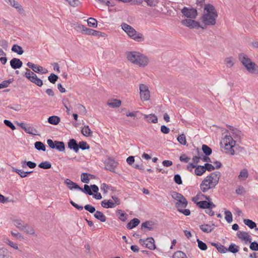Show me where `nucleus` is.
Wrapping results in <instances>:
<instances>
[{
    "label": "nucleus",
    "mask_w": 258,
    "mask_h": 258,
    "mask_svg": "<svg viewBox=\"0 0 258 258\" xmlns=\"http://www.w3.org/2000/svg\"><path fill=\"white\" fill-rule=\"evenodd\" d=\"M202 149L204 154H205V155L207 156H210L212 153V150L211 148H210L207 145H203L202 147Z\"/></svg>",
    "instance_id": "4c0bfd02"
},
{
    "label": "nucleus",
    "mask_w": 258,
    "mask_h": 258,
    "mask_svg": "<svg viewBox=\"0 0 258 258\" xmlns=\"http://www.w3.org/2000/svg\"><path fill=\"white\" fill-rule=\"evenodd\" d=\"M172 258H188L185 253L183 252L178 250L174 253Z\"/></svg>",
    "instance_id": "a19ab883"
},
{
    "label": "nucleus",
    "mask_w": 258,
    "mask_h": 258,
    "mask_svg": "<svg viewBox=\"0 0 258 258\" xmlns=\"http://www.w3.org/2000/svg\"><path fill=\"white\" fill-rule=\"evenodd\" d=\"M234 138L237 140H240L241 137L243 136L241 132L236 128L234 131L232 133Z\"/></svg>",
    "instance_id": "09e8293b"
},
{
    "label": "nucleus",
    "mask_w": 258,
    "mask_h": 258,
    "mask_svg": "<svg viewBox=\"0 0 258 258\" xmlns=\"http://www.w3.org/2000/svg\"><path fill=\"white\" fill-rule=\"evenodd\" d=\"M24 76L26 77L30 81L34 83L37 86L41 87L43 85L42 81L38 78L37 75L32 71L29 69H26V72L25 73Z\"/></svg>",
    "instance_id": "423d86ee"
},
{
    "label": "nucleus",
    "mask_w": 258,
    "mask_h": 258,
    "mask_svg": "<svg viewBox=\"0 0 258 258\" xmlns=\"http://www.w3.org/2000/svg\"><path fill=\"white\" fill-rule=\"evenodd\" d=\"M221 173L219 171H215L211 173L204 179V182L209 181L215 186L218 183Z\"/></svg>",
    "instance_id": "1a4fd4ad"
},
{
    "label": "nucleus",
    "mask_w": 258,
    "mask_h": 258,
    "mask_svg": "<svg viewBox=\"0 0 258 258\" xmlns=\"http://www.w3.org/2000/svg\"><path fill=\"white\" fill-rule=\"evenodd\" d=\"M94 217L102 222H105L106 221V217L105 215L99 211H96L94 215Z\"/></svg>",
    "instance_id": "b1692460"
},
{
    "label": "nucleus",
    "mask_w": 258,
    "mask_h": 258,
    "mask_svg": "<svg viewBox=\"0 0 258 258\" xmlns=\"http://www.w3.org/2000/svg\"><path fill=\"white\" fill-rule=\"evenodd\" d=\"M79 149H81L82 150H85L86 149H90V146L87 144L86 142L85 141H81L78 144Z\"/></svg>",
    "instance_id": "864d4df0"
},
{
    "label": "nucleus",
    "mask_w": 258,
    "mask_h": 258,
    "mask_svg": "<svg viewBox=\"0 0 258 258\" xmlns=\"http://www.w3.org/2000/svg\"><path fill=\"white\" fill-rule=\"evenodd\" d=\"M78 28L82 33L84 34L96 36L98 37H104L105 35V34L103 32L88 28L82 25H79Z\"/></svg>",
    "instance_id": "39448f33"
},
{
    "label": "nucleus",
    "mask_w": 258,
    "mask_h": 258,
    "mask_svg": "<svg viewBox=\"0 0 258 258\" xmlns=\"http://www.w3.org/2000/svg\"><path fill=\"white\" fill-rule=\"evenodd\" d=\"M68 148L73 150L75 153H77L79 150V147L77 142L74 139H70L68 143Z\"/></svg>",
    "instance_id": "ddd939ff"
},
{
    "label": "nucleus",
    "mask_w": 258,
    "mask_h": 258,
    "mask_svg": "<svg viewBox=\"0 0 258 258\" xmlns=\"http://www.w3.org/2000/svg\"><path fill=\"white\" fill-rule=\"evenodd\" d=\"M31 68L34 72L44 74L47 72V70L43 68L41 66H28Z\"/></svg>",
    "instance_id": "f3484780"
},
{
    "label": "nucleus",
    "mask_w": 258,
    "mask_h": 258,
    "mask_svg": "<svg viewBox=\"0 0 258 258\" xmlns=\"http://www.w3.org/2000/svg\"><path fill=\"white\" fill-rule=\"evenodd\" d=\"M170 195L174 200H176L177 201L184 197L182 194L174 191H171Z\"/></svg>",
    "instance_id": "603ef678"
},
{
    "label": "nucleus",
    "mask_w": 258,
    "mask_h": 258,
    "mask_svg": "<svg viewBox=\"0 0 258 258\" xmlns=\"http://www.w3.org/2000/svg\"><path fill=\"white\" fill-rule=\"evenodd\" d=\"M9 255L7 250L4 248H0V258H8Z\"/></svg>",
    "instance_id": "0e129e2a"
},
{
    "label": "nucleus",
    "mask_w": 258,
    "mask_h": 258,
    "mask_svg": "<svg viewBox=\"0 0 258 258\" xmlns=\"http://www.w3.org/2000/svg\"><path fill=\"white\" fill-rule=\"evenodd\" d=\"M197 152L198 156H194L192 158V163L196 165H197L199 162L200 160L201 159L200 152L199 149H197Z\"/></svg>",
    "instance_id": "680f3d73"
},
{
    "label": "nucleus",
    "mask_w": 258,
    "mask_h": 258,
    "mask_svg": "<svg viewBox=\"0 0 258 258\" xmlns=\"http://www.w3.org/2000/svg\"><path fill=\"white\" fill-rule=\"evenodd\" d=\"M4 122L6 126L10 127L12 130H14L16 129L15 126L11 121L7 119H5L4 120Z\"/></svg>",
    "instance_id": "69168bd1"
},
{
    "label": "nucleus",
    "mask_w": 258,
    "mask_h": 258,
    "mask_svg": "<svg viewBox=\"0 0 258 258\" xmlns=\"http://www.w3.org/2000/svg\"><path fill=\"white\" fill-rule=\"evenodd\" d=\"M177 140L181 145H185L186 144L185 136L184 134L179 135L177 138Z\"/></svg>",
    "instance_id": "13d9d810"
},
{
    "label": "nucleus",
    "mask_w": 258,
    "mask_h": 258,
    "mask_svg": "<svg viewBox=\"0 0 258 258\" xmlns=\"http://www.w3.org/2000/svg\"><path fill=\"white\" fill-rule=\"evenodd\" d=\"M205 172L204 166L197 165L195 169V173L198 176H201Z\"/></svg>",
    "instance_id": "c9c22d12"
},
{
    "label": "nucleus",
    "mask_w": 258,
    "mask_h": 258,
    "mask_svg": "<svg viewBox=\"0 0 258 258\" xmlns=\"http://www.w3.org/2000/svg\"><path fill=\"white\" fill-rule=\"evenodd\" d=\"M15 225L20 230L24 229V225L26 224L21 219H15L13 220Z\"/></svg>",
    "instance_id": "473e14b6"
},
{
    "label": "nucleus",
    "mask_w": 258,
    "mask_h": 258,
    "mask_svg": "<svg viewBox=\"0 0 258 258\" xmlns=\"http://www.w3.org/2000/svg\"><path fill=\"white\" fill-rule=\"evenodd\" d=\"M64 183L67 185L68 187L71 190L73 189H79V185L78 184L68 178L64 180Z\"/></svg>",
    "instance_id": "aec40b11"
},
{
    "label": "nucleus",
    "mask_w": 258,
    "mask_h": 258,
    "mask_svg": "<svg viewBox=\"0 0 258 258\" xmlns=\"http://www.w3.org/2000/svg\"><path fill=\"white\" fill-rule=\"evenodd\" d=\"M24 228V229H23L22 231H24L26 233L31 235L34 234L35 233V231L33 228L29 226L27 224H25Z\"/></svg>",
    "instance_id": "de8ad7c7"
},
{
    "label": "nucleus",
    "mask_w": 258,
    "mask_h": 258,
    "mask_svg": "<svg viewBox=\"0 0 258 258\" xmlns=\"http://www.w3.org/2000/svg\"><path fill=\"white\" fill-rule=\"evenodd\" d=\"M211 244L215 246L218 251L221 253H225L227 252V248L219 243H212Z\"/></svg>",
    "instance_id": "393cba45"
},
{
    "label": "nucleus",
    "mask_w": 258,
    "mask_h": 258,
    "mask_svg": "<svg viewBox=\"0 0 258 258\" xmlns=\"http://www.w3.org/2000/svg\"><path fill=\"white\" fill-rule=\"evenodd\" d=\"M140 223V221L137 218H134L128 222L126 227L128 229H132L137 226Z\"/></svg>",
    "instance_id": "4be33fe9"
},
{
    "label": "nucleus",
    "mask_w": 258,
    "mask_h": 258,
    "mask_svg": "<svg viewBox=\"0 0 258 258\" xmlns=\"http://www.w3.org/2000/svg\"><path fill=\"white\" fill-rule=\"evenodd\" d=\"M82 134L86 137L92 136V132L88 125H85L81 130Z\"/></svg>",
    "instance_id": "7c9ffc66"
},
{
    "label": "nucleus",
    "mask_w": 258,
    "mask_h": 258,
    "mask_svg": "<svg viewBox=\"0 0 258 258\" xmlns=\"http://www.w3.org/2000/svg\"><path fill=\"white\" fill-rule=\"evenodd\" d=\"M127 59L132 63L147 64L151 62L147 56L138 51H129L126 53Z\"/></svg>",
    "instance_id": "f03ea898"
},
{
    "label": "nucleus",
    "mask_w": 258,
    "mask_h": 258,
    "mask_svg": "<svg viewBox=\"0 0 258 258\" xmlns=\"http://www.w3.org/2000/svg\"><path fill=\"white\" fill-rule=\"evenodd\" d=\"M249 247L250 249L253 251H258V243L256 241L250 242Z\"/></svg>",
    "instance_id": "774afa93"
},
{
    "label": "nucleus",
    "mask_w": 258,
    "mask_h": 258,
    "mask_svg": "<svg viewBox=\"0 0 258 258\" xmlns=\"http://www.w3.org/2000/svg\"><path fill=\"white\" fill-rule=\"evenodd\" d=\"M244 69H246L251 74H258V66H244Z\"/></svg>",
    "instance_id": "a878e982"
},
{
    "label": "nucleus",
    "mask_w": 258,
    "mask_h": 258,
    "mask_svg": "<svg viewBox=\"0 0 258 258\" xmlns=\"http://www.w3.org/2000/svg\"><path fill=\"white\" fill-rule=\"evenodd\" d=\"M237 236L238 238L244 240L245 242H251V238L248 233L245 231H239L237 233Z\"/></svg>",
    "instance_id": "4468645a"
},
{
    "label": "nucleus",
    "mask_w": 258,
    "mask_h": 258,
    "mask_svg": "<svg viewBox=\"0 0 258 258\" xmlns=\"http://www.w3.org/2000/svg\"><path fill=\"white\" fill-rule=\"evenodd\" d=\"M12 50L13 52H16L18 54H20V55L22 54L24 52V51H23L22 47H21L20 46L17 45V44H14L13 46V47L12 48Z\"/></svg>",
    "instance_id": "79ce46f5"
},
{
    "label": "nucleus",
    "mask_w": 258,
    "mask_h": 258,
    "mask_svg": "<svg viewBox=\"0 0 258 258\" xmlns=\"http://www.w3.org/2000/svg\"><path fill=\"white\" fill-rule=\"evenodd\" d=\"M60 121V118L57 116H51L48 118V122L53 125H57Z\"/></svg>",
    "instance_id": "c85d7f7f"
},
{
    "label": "nucleus",
    "mask_w": 258,
    "mask_h": 258,
    "mask_svg": "<svg viewBox=\"0 0 258 258\" xmlns=\"http://www.w3.org/2000/svg\"><path fill=\"white\" fill-rule=\"evenodd\" d=\"M101 206L104 208H114V204H113V202L111 200H104L101 203Z\"/></svg>",
    "instance_id": "cd10ccee"
},
{
    "label": "nucleus",
    "mask_w": 258,
    "mask_h": 258,
    "mask_svg": "<svg viewBox=\"0 0 258 258\" xmlns=\"http://www.w3.org/2000/svg\"><path fill=\"white\" fill-rule=\"evenodd\" d=\"M78 190H80L83 192L84 193L91 196L93 195V192H97L99 190L98 187L95 185L93 184L89 186L87 184H85L84 186V188H82L79 186V188Z\"/></svg>",
    "instance_id": "9b49d317"
},
{
    "label": "nucleus",
    "mask_w": 258,
    "mask_h": 258,
    "mask_svg": "<svg viewBox=\"0 0 258 258\" xmlns=\"http://www.w3.org/2000/svg\"><path fill=\"white\" fill-rule=\"evenodd\" d=\"M38 167L44 169H48L51 168V164L48 161H44L41 162Z\"/></svg>",
    "instance_id": "a18cd8bd"
},
{
    "label": "nucleus",
    "mask_w": 258,
    "mask_h": 258,
    "mask_svg": "<svg viewBox=\"0 0 258 258\" xmlns=\"http://www.w3.org/2000/svg\"><path fill=\"white\" fill-rule=\"evenodd\" d=\"M211 183L210 182H205L204 180L200 184V188L202 191L204 192H207L209 189L213 188L215 186Z\"/></svg>",
    "instance_id": "2eb2a0df"
},
{
    "label": "nucleus",
    "mask_w": 258,
    "mask_h": 258,
    "mask_svg": "<svg viewBox=\"0 0 258 258\" xmlns=\"http://www.w3.org/2000/svg\"><path fill=\"white\" fill-rule=\"evenodd\" d=\"M118 165V162L112 158H108L105 162V168L106 170L114 171Z\"/></svg>",
    "instance_id": "f8f14e48"
},
{
    "label": "nucleus",
    "mask_w": 258,
    "mask_h": 258,
    "mask_svg": "<svg viewBox=\"0 0 258 258\" xmlns=\"http://www.w3.org/2000/svg\"><path fill=\"white\" fill-rule=\"evenodd\" d=\"M85 209L89 212L90 213H93L96 212L95 208L89 204L86 205L84 206Z\"/></svg>",
    "instance_id": "052dcab7"
},
{
    "label": "nucleus",
    "mask_w": 258,
    "mask_h": 258,
    "mask_svg": "<svg viewBox=\"0 0 258 258\" xmlns=\"http://www.w3.org/2000/svg\"><path fill=\"white\" fill-rule=\"evenodd\" d=\"M24 131L27 134L33 135H36V133L37 132V130L34 127L28 125L25 127Z\"/></svg>",
    "instance_id": "37998d69"
},
{
    "label": "nucleus",
    "mask_w": 258,
    "mask_h": 258,
    "mask_svg": "<svg viewBox=\"0 0 258 258\" xmlns=\"http://www.w3.org/2000/svg\"><path fill=\"white\" fill-rule=\"evenodd\" d=\"M181 23L182 25L188 27L190 29H199L201 28L203 29H205V27H203V25H200V23L192 19H185L182 20L181 21Z\"/></svg>",
    "instance_id": "0eeeda50"
},
{
    "label": "nucleus",
    "mask_w": 258,
    "mask_h": 258,
    "mask_svg": "<svg viewBox=\"0 0 258 258\" xmlns=\"http://www.w3.org/2000/svg\"><path fill=\"white\" fill-rule=\"evenodd\" d=\"M188 202L186 199L183 197L182 198L178 200L175 203V207L178 210L180 208H185L187 206Z\"/></svg>",
    "instance_id": "dca6fc26"
},
{
    "label": "nucleus",
    "mask_w": 258,
    "mask_h": 258,
    "mask_svg": "<svg viewBox=\"0 0 258 258\" xmlns=\"http://www.w3.org/2000/svg\"><path fill=\"white\" fill-rule=\"evenodd\" d=\"M243 222L245 225L247 226L250 229H253L256 226V224L254 222L248 219H244Z\"/></svg>",
    "instance_id": "58836bf2"
},
{
    "label": "nucleus",
    "mask_w": 258,
    "mask_h": 258,
    "mask_svg": "<svg viewBox=\"0 0 258 258\" xmlns=\"http://www.w3.org/2000/svg\"><path fill=\"white\" fill-rule=\"evenodd\" d=\"M218 14L215 7L210 4L205 5L204 13L201 17V20L204 23L203 27L214 26L216 23Z\"/></svg>",
    "instance_id": "f257e3e1"
},
{
    "label": "nucleus",
    "mask_w": 258,
    "mask_h": 258,
    "mask_svg": "<svg viewBox=\"0 0 258 258\" xmlns=\"http://www.w3.org/2000/svg\"><path fill=\"white\" fill-rule=\"evenodd\" d=\"M34 147L38 151H45L46 147L44 144L40 141H37L34 144Z\"/></svg>",
    "instance_id": "e433bc0d"
},
{
    "label": "nucleus",
    "mask_w": 258,
    "mask_h": 258,
    "mask_svg": "<svg viewBox=\"0 0 258 258\" xmlns=\"http://www.w3.org/2000/svg\"><path fill=\"white\" fill-rule=\"evenodd\" d=\"M173 179L174 181L178 185H180L182 183L181 176L178 174L174 175Z\"/></svg>",
    "instance_id": "bf43d9fd"
},
{
    "label": "nucleus",
    "mask_w": 258,
    "mask_h": 258,
    "mask_svg": "<svg viewBox=\"0 0 258 258\" xmlns=\"http://www.w3.org/2000/svg\"><path fill=\"white\" fill-rule=\"evenodd\" d=\"M118 218L121 221L125 222L127 220V215L121 210L116 211Z\"/></svg>",
    "instance_id": "bb28decb"
},
{
    "label": "nucleus",
    "mask_w": 258,
    "mask_h": 258,
    "mask_svg": "<svg viewBox=\"0 0 258 258\" xmlns=\"http://www.w3.org/2000/svg\"><path fill=\"white\" fill-rule=\"evenodd\" d=\"M183 16L189 19H195L198 16V12L196 9L191 7H183L181 10Z\"/></svg>",
    "instance_id": "6e6552de"
},
{
    "label": "nucleus",
    "mask_w": 258,
    "mask_h": 258,
    "mask_svg": "<svg viewBox=\"0 0 258 258\" xmlns=\"http://www.w3.org/2000/svg\"><path fill=\"white\" fill-rule=\"evenodd\" d=\"M58 78V77L56 75L52 73L50 74L49 76H48V80L50 83L52 84H55V83L57 81Z\"/></svg>",
    "instance_id": "4d7b16f0"
},
{
    "label": "nucleus",
    "mask_w": 258,
    "mask_h": 258,
    "mask_svg": "<svg viewBox=\"0 0 258 258\" xmlns=\"http://www.w3.org/2000/svg\"><path fill=\"white\" fill-rule=\"evenodd\" d=\"M88 25L90 27H92L93 28H96L97 26V20L93 18H89L88 20Z\"/></svg>",
    "instance_id": "8fccbe9b"
},
{
    "label": "nucleus",
    "mask_w": 258,
    "mask_h": 258,
    "mask_svg": "<svg viewBox=\"0 0 258 258\" xmlns=\"http://www.w3.org/2000/svg\"><path fill=\"white\" fill-rule=\"evenodd\" d=\"M239 251V246L234 243H231L229 247L227 248V252L229 251L232 253H235Z\"/></svg>",
    "instance_id": "72a5a7b5"
},
{
    "label": "nucleus",
    "mask_w": 258,
    "mask_h": 258,
    "mask_svg": "<svg viewBox=\"0 0 258 258\" xmlns=\"http://www.w3.org/2000/svg\"><path fill=\"white\" fill-rule=\"evenodd\" d=\"M248 176V171L246 169H243L238 175V179L240 180H245Z\"/></svg>",
    "instance_id": "f704fd0d"
},
{
    "label": "nucleus",
    "mask_w": 258,
    "mask_h": 258,
    "mask_svg": "<svg viewBox=\"0 0 258 258\" xmlns=\"http://www.w3.org/2000/svg\"><path fill=\"white\" fill-rule=\"evenodd\" d=\"M198 242V245L199 248L202 250H206L207 249V246L206 244L200 240L199 239H197V240Z\"/></svg>",
    "instance_id": "6e6d98bb"
},
{
    "label": "nucleus",
    "mask_w": 258,
    "mask_h": 258,
    "mask_svg": "<svg viewBox=\"0 0 258 258\" xmlns=\"http://www.w3.org/2000/svg\"><path fill=\"white\" fill-rule=\"evenodd\" d=\"M150 7H155L158 3V0H144Z\"/></svg>",
    "instance_id": "338daca9"
},
{
    "label": "nucleus",
    "mask_w": 258,
    "mask_h": 258,
    "mask_svg": "<svg viewBox=\"0 0 258 258\" xmlns=\"http://www.w3.org/2000/svg\"><path fill=\"white\" fill-rule=\"evenodd\" d=\"M152 222L151 221H147L142 223L141 229L144 232L147 231V230L145 229H147V230L150 231L153 230V227L152 226Z\"/></svg>",
    "instance_id": "412c9836"
},
{
    "label": "nucleus",
    "mask_w": 258,
    "mask_h": 258,
    "mask_svg": "<svg viewBox=\"0 0 258 258\" xmlns=\"http://www.w3.org/2000/svg\"><path fill=\"white\" fill-rule=\"evenodd\" d=\"M239 58L242 64H255L244 54L241 53L239 55Z\"/></svg>",
    "instance_id": "6ab92c4d"
},
{
    "label": "nucleus",
    "mask_w": 258,
    "mask_h": 258,
    "mask_svg": "<svg viewBox=\"0 0 258 258\" xmlns=\"http://www.w3.org/2000/svg\"><path fill=\"white\" fill-rule=\"evenodd\" d=\"M139 242L142 245L150 250H154L156 248L155 240L152 237H148L146 239H140Z\"/></svg>",
    "instance_id": "9d476101"
},
{
    "label": "nucleus",
    "mask_w": 258,
    "mask_h": 258,
    "mask_svg": "<svg viewBox=\"0 0 258 258\" xmlns=\"http://www.w3.org/2000/svg\"><path fill=\"white\" fill-rule=\"evenodd\" d=\"M121 28L123 30L134 40L137 41H142L144 40L143 34L140 33H137L136 30L131 26L123 23L121 24Z\"/></svg>",
    "instance_id": "7ed1b4c3"
},
{
    "label": "nucleus",
    "mask_w": 258,
    "mask_h": 258,
    "mask_svg": "<svg viewBox=\"0 0 258 258\" xmlns=\"http://www.w3.org/2000/svg\"><path fill=\"white\" fill-rule=\"evenodd\" d=\"M204 167L205 171L206 170H207L208 171H211L212 170H214L215 169V167L213 165H212L211 164H210L209 163H205V165H204Z\"/></svg>",
    "instance_id": "e2e57ef3"
},
{
    "label": "nucleus",
    "mask_w": 258,
    "mask_h": 258,
    "mask_svg": "<svg viewBox=\"0 0 258 258\" xmlns=\"http://www.w3.org/2000/svg\"><path fill=\"white\" fill-rule=\"evenodd\" d=\"M197 206L202 209H209V201H201L197 203Z\"/></svg>",
    "instance_id": "ea45409f"
},
{
    "label": "nucleus",
    "mask_w": 258,
    "mask_h": 258,
    "mask_svg": "<svg viewBox=\"0 0 258 258\" xmlns=\"http://www.w3.org/2000/svg\"><path fill=\"white\" fill-rule=\"evenodd\" d=\"M215 225L214 224L212 225L205 224L200 226V229L204 232L209 233L211 232L214 228Z\"/></svg>",
    "instance_id": "a211bd4d"
},
{
    "label": "nucleus",
    "mask_w": 258,
    "mask_h": 258,
    "mask_svg": "<svg viewBox=\"0 0 258 258\" xmlns=\"http://www.w3.org/2000/svg\"><path fill=\"white\" fill-rule=\"evenodd\" d=\"M93 176V175L87 173H82L81 175V181L84 183H89V179L88 178V176Z\"/></svg>",
    "instance_id": "49530a36"
},
{
    "label": "nucleus",
    "mask_w": 258,
    "mask_h": 258,
    "mask_svg": "<svg viewBox=\"0 0 258 258\" xmlns=\"http://www.w3.org/2000/svg\"><path fill=\"white\" fill-rule=\"evenodd\" d=\"M225 220L226 221L230 223L232 221V215L230 211L226 210L225 211Z\"/></svg>",
    "instance_id": "5fc2aeb1"
},
{
    "label": "nucleus",
    "mask_w": 258,
    "mask_h": 258,
    "mask_svg": "<svg viewBox=\"0 0 258 258\" xmlns=\"http://www.w3.org/2000/svg\"><path fill=\"white\" fill-rule=\"evenodd\" d=\"M14 79L13 78L9 79L7 80H5L0 83V89L6 88L13 82Z\"/></svg>",
    "instance_id": "3c124183"
},
{
    "label": "nucleus",
    "mask_w": 258,
    "mask_h": 258,
    "mask_svg": "<svg viewBox=\"0 0 258 258\" xmlns=\"http://www.w3.org/2000/svg\"><path fill=\"white\" fill-rule=\"evenodd\" d=\"M121 103V102L120 100L114 99L108 100L107 104L112 108H115L120 106Z\"/></svg>",
    "instance_id": "5701e85b"
},
{
    "label": "nucleus",
    "mask_w": 258,
    "mask_h": 258,
    "mask_svg": "<svg viewBox=\"0 0 258 258\" xmlns=\"http://www.w3.org/2000/svg\"><path fill=\"white\" fill-rule=\"evenodd\" d=\"M140 96L141 99L144 101H147L150 99V92L149 91H142V92H140Z\"/></svg>",
    "instance_id": "c03bdc74"
},
{
    "label": "nucleus",
    "mask_w": 258,
    "mask_h": 258,
    "mask_svg": "<svg viewBox=\"0 0 258 258\" xmlns=\"http://www.w3.org/2000/svg\"><path fill=\"white\" fill-rule=\"evenodd\" d=\"M145 118L147 119L148 122L156 123L158 122L157 117L154 114L144 115Z\"/></svg>",
    "instance_id": "c756f323"
},
{
    "label": "nucleus",
    "mask_w": 258,
    "mask_h": 258,
    "mask_svg": "<svg viewBox=\"0 0 258 258\" xmlns=\"http://www.w3.org/2000/svg\"><path fill=\"white\" fill-rule=\"evenodd\" d=\"M223 142L225 145V152L231 155H234L235 154L234 148H237L236 146V141L231 136L226 135L223 139Z\"/></svg>",
    "instance_id": "20e7f679"
},
{
    "label": "nucleus",
    "mask_w": 258,
    "mask_h": 258,
    "mask_svg": "<svg viewBox=\"0 0 258 258\" xmlns=\"http://www.w3.org/2000/svg\"><path fill=\"white\" fill-rule=\"evenodd\" d=\"M59 152H63L65 150V145L62 141H57L55 143V149Z\"/></svg>",
    "instance_id": "2f4dec72"
}]
</instances>
